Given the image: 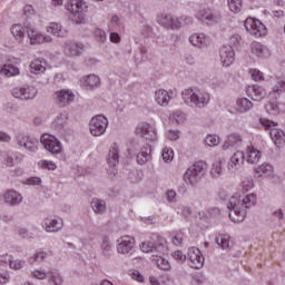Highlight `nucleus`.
I'll return each mask as SVG.
<instances>
[{
  "mask_svg": "<svg viewBox=\"0 0 285 285\" xmlns=\"http://www.w3.org/2000/svg\"><path fill=\"white\" fill-rule=\"evenodd\" d=\"M255 204H257V196L255 194L230 197L227 203L230 220L234 224H242L246 219V209L253 208Z\"/></svg>",
  "mask_w": 285,
  "mask_h": 285,
  "instance_id": "f257e3e1",
  "label": "nucleus"
},
{
  "mask_svg": "<svg viewBox=\"0 0 285 285\" xmlns=\"http://www.w3.org/2000/svg\"><path fill=\"white\" fill-rule=\"evenodd\" d=\"M183 100L190 108H206L210 104V94L206 91H196L195 89H185Z\"/></svg>",
  "mask_w": 285,
  "mask_h": 285,
  "instance_id": "f03ea898",
  "label": "nucleus"
},
{
  "mask_svg": "<svg viewBox=\"0 0 285 285\" xmlns=\"http://www.w3.org/2000/svg\"><path fill=\"white\" fill-rule=\"evenodd\" d=\"M206 168H208V165L204 160L194 163L184 174L185 184L193 187L197 186V183L202 181V178L206 175Z\"/></svg>",
  "mask_w": 285,
  "mask_h": 285,
  "instance_id": "7ed1b4c3",
  "label": "nucleus"
},
{
  "mask_svg": "<svg viewBox=\"0 0 285 285\" xmlns=\"http://www.w3.org/2000/svg\"><path fill=\"white\" fill-rule=\"evenodd\" d=\"M88 6L82 0H68L66 4V9L71 12V19L75 23H82L86 16L83 14V10H86Z\"/></svg>",
  "mask_w": 285,
  "mask_h": 285,
  "instance_id": "20e7f679",
  "label": "nucleus"
},
{
  "mask_svg": "<svg viewBox=\"0 0 285 285\" xmlns=\"http://www.w3.org/2000/svg\"><path fill=\"white\" fill-rule=\"evenodd\" d=\"M261 124L265 130H271V139L274 141L275 146H277V148H282V146L285 144L284 130L275 128V122L267 119H261Z\"/></svg>",
  "mask_w": 285,
  "mask_h": 285,
  "instance_id": "39448f33",
  "label": "nucleus"
},
{
  "mask_svg": "<svg viewBox=\"0 0 285 285\" xmlns=\"http://www.w3.org/2000/svg\"><path fill=\"white\" fill-rule=\"evenodd\" d=\"M107 128L108 118H106L104 115H98L91 118L89 130L94 137H101V135H105Z\"/></svg>",
  "mask_w": 285,
  "mask_h": 285,
  "instance_id": "423d86ee",
  "label": "nucleus"
},
{
  "mask_svg": "<svg viewBox=\"0 0 285 285\" xmlns=\"http://www.w3.org/2000/svg\"><path fill=\"white\" fill-rule=\"evenodd\" d=\"M39 90L35 86L16 87L11 90L14 99H21V101H30L37 97Z\"/></svg>",
  "mask_w": 285,
  "mask_h": 285,
  "instance_id": "0eeeda50",
  "label": "nucleus"
},
{
  "mask_svg": "<svg viewBox=\"0 0 285 285\" xmlns=\"http://www.w3.org/2000/svg\"><path fill=\"white\" fill-rule=\"evenodd\" d=\"M196 19L206 23V26H215V23H219V21H222V13L210 9H202L197 12Z\"/></svg>",
  "mask_w": 285,
  "mask_h": 285,
  "instance_id": "6e6552de",
  "label": "nucleus"
},
{
  "mask_svg": "<svg viewBox=\"0 0 285 285\" xmlns=\"http://www.w3.org/2000/svg\"><path fill=\"white\" fill-rule=\"evenodd\" d=\"M40 141L43 148L48 150V153H51V155H59V153H61V142H59L55 136L43 134L40 137Z\"/></svg>",
  "mask_w": 285,
  "mask_h": 285,
  "instance_id": "1a4fd4ad",
  "label": "nucleus"
},
{
  "mask_svg": "<svg viewBox=\"0 0 285 285\" xmlns=\"http://www.w3.org/2000/svg\"><path fill=\"white\" fill-rule=\"evenodd\" d=\"M245 29L249 35H253L254 37H262L266 35V26L262 23L259 20H255L253 18H248L245 20Z\"/></svg>",
  "mask_w": 285,
  "mask_h": 285,
  "instance_id": "9d476101",
  "label": "nucleus"
},
{
  "mask_svg": "<svg viewBox=\"0 0 285 285\" xmlns=\"http://www.w3.org/2000/svg\"><path fill=\"white\" fill-rule=\"evenodd\" d=\"M187 258H188L190 268H196L197 271H199V268L204 267L205 258H204V255L202 254V250H199V248L190 247L188 249Z\"/></svg>",
  "mask_w": 285,
  "mask_h": 285,
  "instance_id": "9b49d317",
  "label": "nucleus"
},
{
  "mask_svg": "<svg viewBox=\"0 0 285 285\" xmlns=\"http://www.w3.org/2000/svg\"><path fill=\"white\" fill-rule=\"evenodd\" d=\"M166 240H164V238H159L158 243H141L140 250H142V253H158L159 255H164V253L168 250V248L164 244Z\"/></svg>",
  "mask_w": 285,
  "mask_h": 285,
  "instance_id": "f8f14e48",
  "label": "nucleus"
},
{
  "mask_svg": "<svg viewBox=\"0 0 285 285\" xmlns=\"http://www.w3.org/2000/svg\"><path fill=\"white\" fill-rule=\"evenodd\" d=\"M117 250L121 255H132L135 248V238L130 236H121L118 240Z\"/></svg>",
  "mask_w": 285,
  "mask_h": 285,
  "instance_id": "ddd939ff",
  "label": "nucleus"
},
{
  "mask_svg": "<svg viewBox=\"0 0 285 285\" xmlns=\"http://www.w3.org/2000/svg\"><path fill=\"white\" fill-rule=\"evenodd\" d=\"M136 135L147 141H157V131L148 122H144L136 128Z\"/></svg>",
  "mask_w": 285,
  "mask_h": 285,
  "instance_id": "4468645a",
  "label": "nucleus"
},
{
  "mask_svg": "<svg viewBox=\"0 0 285 285\" xmlns=\"http://www.w3.org/2000/svg\"><path fill=\"white\" fill-rule=\"evenodd\" d=\"M18 146L26 148L29 153H37L39 150V140L30 136H18L17 137Z\"/></svg>",
  "mask_w": 285,
  "mask_h": 285,
  "instance_id": "2eb2a0df",
  "label": "nucleus"
},
{
  "mask_svg": "<svg viewBox=\"0 0 285 285\" xmlns=\"http://www.w3.org/2000/svg\"><path fill=\"white\" fill-rule=\"evenodd\" d=\"M86 46L81 42L69 41L65 43L63 50L67 57H81Z\"/></svg>",
  "mask_w": 285,
  "mask_h": 285,
  "instance_id": "dca6fc26",
  "label": "nucleus"
},
{
  "mask_svg": "<svg viewBox=\"0 0 285 285\" xmlns=\"http://www.w3.org/2000/svg\"><path fill=\"white\" fill-rule=\"evenodd\" d=\"M220 61L225 68L233 66V62L235 61V50L233 49V46L225 45L220 48Z\"/></svg>",
  "mask_w": 285,
  "mask_h": 285,
  "instance_id": "f3484780",
  "label": "nucleus"
},
{
  "mask_svg": "<svg viewBox=\"0 0 285 285\" xmlns=\"http://www.w3.org/2000/svg\"><path fill=\"white\" fill-rule=\"evenodd\" d=\"M57 104L60 108H66L75 101V94L70 90L61 89L56 92Z\"/></svg>",
  "mask_w": 285,
  "mask_h": 285,
  "instance_id": "a211bd4d",
  "label": "nucleus"
},
{
  "mask_svg": "<svg viewBox=\"0 0 285 285\" xmlns=\"http://www.w3.org/2000/svg\"><path fill=\"white\" fill-rule=\"evenodd\" d=\"M246 94L247 97H250L254 101H262L266 98V89L258 85L248 86Z\"/></svg>",
  "mask_w": 285,
  "mask_h": 285,
  "instance_id": "6ab92c4d",
  "label": "nucleus"
},
{
  "mask_svg": "<svg viewBox=\"0 0 285 285\" xmlns=\"http://www.w3.org/2000/svg\"><path fill=\"white\" fill-rule=\"evenodd\" d=\"M4 204L9 206H19L21 202H23V196L19 194L17 190L9 189L3 195Z\"/></svg>",
  "mask_w": 285,
  "mask_h": 285,
  "instance_id": "aec40b11",
  "label": "nucleus"
},
{
  "mask_svg": "<svg viewBox=\"0 0 285 285\" xmlns=\"http://www.w3.org/2000/svg\"><path fill=\"white\" fill-rule=\"evenodd\" d=\"M42 228L46 233H59V230L63 228V224L59 223V220L55 218L48 217L42 220Z\"/></svg>",
  "mask_w": 285,
  "mask_h": 285,
  "instance_id": "412c9836",
  "label": "nucleus"
},
{
  "mask_svg": "<svg viewBox=\"0 0 285 285\" xmlns=\"http://www.w3.org/2000/svg\"><path fill=\"white\" fill-rule=\"evenodd\" d=\"M266 112L269 117H277V115H282L285 111V104L277 101H269L265 106Z\"/></svg>",
  "mask_w": 285,
  "mask_h": 285,
  "instance_id": "4be33fe9",
  "label": "nucleus"
},
{
  "mask_svg": "<svg viewBox=\"0 0 285 285\" xmlns=\"http://www.w3.org/2000/svg\"><path fill=\"white\" fill-rule=\"evenodd\" d=\"M151 151H153V148L150 147L149 144L144 146L136 156L137 164H139V166H144L145 164H148V161L153 159V156H150Z\"/></svg>",
  "mask_w": 285,
  "mask_h": 285,
  "instance_id": "5701e85b",
  "label": "nucleus"
},
{
  "mask_svg": "<svg viewBox=\"0 0 285 285\" xmlns=\"http://www.w3.org/2000/svg\"><path fill=\"white\" fill-rule=\"evenodd\" d=\"M242 144H243L242 135L230 134L223 145V150H228V148H239Z\"/></svg>",
  "mask_w": 285,
  "mask_h": 285,
  "instance_id": "b1692460",
  "label": "nucleus"
},
{
  "mask_svg": "<svg viewBox=\"0 0 285 285\" xmlns=\"http://www.w3.org/2000/svg\"><path fill=\"white\" fill-rule=\"evenodd\" d=\"M47 32L60 39H63V37H68V30L63 29V27L58 22H50L47 27Z\"/></svg>",
  "mask_w": 285,
  "mask_h": 285,
  "instance_id": "393cba45",
  "label": "nucleus"
},
{
  "mask_svg": "<svg viewBox=\"0 0 285 285\" xmlns=\"http://www.w3.org/2000/svg\"><path fill=\"white\" fill-rule=\"evenodd\" d=\"M158 23L166 28L167 30H177L176 18L171 14H163L158 19Z\"/></svg>",
  "mask_w": 285,
  "mask_h": 285,
  "instance_id": "a878e982",
  "label": "nucleus"
},
{
  "mask_svg": "<svg viewBox=\"0 0 285 285\" xmlns=\"http://www.w3.org/2000/svg\"><path fill=\"white\" fill-rule=\"evenodd\" d=\"M244 159H245L244 153L243 151H236L232 156V158L228 163V169L232 170V171L239 169L242 164H244Z\"/></svg>",
  "mask_w": 285,
  "mask_h": 285,
  "instance_id": "bb28decb",
  "label": "nucleus"
},
{
  "mask_svg": "<svg viewBox=\"0 0 285 285\" xmlns=\"http://www.w3.org/2000/svg\"><path fill=\"white\" fill-rule=\"evenodd\" d=\"M90 206L96 215H106L107 206L106 200L99 198H92Z\"/></svg>",
  "mask_w": 285,
  "mask_h": 285,
  "instance_id": "cd10ccee",
  "label": "nucleus"
},
{
  "mask_svg": "<svg viewBox=\"0 0 285 285\" xmlns=\"http://www.w3.org/2000/svg\"><path fill=\"white\" fill-rule=\"evenodd\" d=\"M155 100L158 106L166 107L170 104V94L164 89H158L155 94Z\"/></svg>",
  "mask_w": 285,
  "mask_h": 285,
  "instance_id": "c85d7f7f",
  "label": "nucleus"
},
{
  "mask_svg": "<svg viewBox=\"0 0 285 285\" xmlns=\"http://www.w3.org/2000/svg\"><path fill=\"white\" fill-rule=\"evenodd\" d=\"M246 159L247 164H257L259 159H262V151L257 150L255 147H247Z\"/></svg>",
  "mask_w": 285,
  "mask_h": 285,
  "instance_id": "c756f323",
  "label": "nucleus"
},
{
  "mask_svg": "<svg viewBox=\"0 0 285 285\" xmlns=\"http://www.w3.org/2000/svg\"><path fill=\"white\" fill-rule=\"evenodd\" d=\"M2 262H4V264H9L10 268H12L13 271H21V268L26 267V261L23 259L12 261V256L10 255L2 256Z\"/></svg>",
  "mask_w": 285,
  "mask_h": 285,
  "instance_id": "7c9ffc66",
  "label": "nucleus"
},
{
  "mask_svg": "<svg viewBox=\"0 0 285 285\" xmlns=\"http://www.w3.org/2000/svg\"><path fill=\"white\" fill-rule=\"evenodd\" d=\"M107 164H109L111 167H115L117 164H119V146L117 144H114L109 150L107 156Z\"/></svg>",
  "mask_w": 285,
  "mask_h": 285,
  "instance_id": "2f4dec72",
  "label": "nucleus"
},
{
  "mask_svg": "<svg viewBox=\"0 0 285 285\" xmlns=\"http://www.w3.org/2000/svg\"><path fill=\"white\" fill-rule=\"evenodd\" d=\"M253 101L248 98H238L236 100V110L237 112H248V110H253Z\"/></svg>",
  "mask_w": 285,
  "mask_h": 285,
  "instance_id": "473e14b6",
  "label": "nucleus"
},
{
  "mask_svg": "<svg viewBox=\"0 0 285 285\" xmlns=\"http://www.w3.org/2000/svg\"><path fill=\"white\" fill-rule=\"evenodd\" d=\"M282 92H285V78L277 79L276 85L272 88L269 97L277 99Z\"/></svg>",
  "mask_w": 285,
  "mask_h": 285,
  "instance_id": "72a5a7b5",
  "label": "nucleus"
},
{
  "mask_svg": "<svg viewBox=\"0 0 285 285\" xmlns=\"http://www.w3.org/2000/svg\"><path fill=\"white\" fill-rule=\"evenodd\" d=\"M0 75H3L4 77H14L19 75V68L11 63L0 66Z\"/></svg>",
  "mask_w": 285,
  "mask_h": 285,
  "instance_id": "f704fd0d",
  "label": "nucleus"
},
{
  "mask_svg": "<svg viewBox=\"0 0 285 285\" xmlns=\"http://www.w3.org/2000/svg\"><path fill=\"white\" fill-rule=\"evenodd\" d=\"M30 70L32 75H43L46 72V61L39 59L33 60L30 63Z\"/></svg>",
  "mask_w": 285,
  "mask_h": 285,
  "instance_id": "c9c22d12",
  "label": "nucleus"
},
{
  "mask_svg": "<svg viewBox=\"0 0 285 285\" xmlns=\"http://www.w3.org/2000/svg\"><path fill=\"white\" fill-rule=\"evenodd\" d=\"M189 42L196 48H204L206 46V36L204 33H194L189 37Z\"/></svg>",
  "mask_w": 285,
  "mask_h": 285,
  "instance_id": "e433bc0d",
  "label": "nucleus"
},
{
  "mask_svg": "<svg viewBox=\"0 0 285 285\" xmlns=\"http://www.w3.org/2000/svg\"><path fill=\"white\" fill-rule=\"evenodd\" d=\"M11 35L14 37L17 41H19V43H21L26 35V28H23V26L21 24H13L11 27Z\"/></svg>",
  "mask_w": 285,
  "mask_h": 285,
  "instance_id": "4c0bfd02",
  "label": "nucleus"
},
{
  "mask_svg": "<svg viewBox=\"0 0 285 285\" xmlns=\"http://www.w3.org/2000/svg\"><path fill=\"white\" fill-rule=\"evenodd\" d=\"M153 262H156L158 268L160 271H170V262L168 259L161 257V255L156 254L155 257L153 258Z\"/></svg>",
  "mask_w": 285,
  "mask_h": 285,
  "instance_id": "58836bf2",
  "label": "nucleus"
},
{
  "mask_svg": "<svg viewBox=\"0 0 285 285\" xmlns=\"http://www.w3.org/2000/svg\"><path fill=\"white\" fill-rule=\"evenodd\" d=\"M256 173H258L263 177H273V165L271 164H263L257 167Z\"/></svg>",
  "mask_w": 285,
  "mask_h": 285,
  "instance_id": "ea45409f",
  "label": "nucleus"
},
{
  "mask_svg": "<svg viewBox=\"0 0 285 285\" xmlns=\"http://www.w3.org/2000/svg\"><path fill=\"white\" fill-rule=\"evenodd\" d=\"M252 52L256 55V57L263 58L266 55V49L263 43L254 41L252 42Z\"/></svg>",
  "mask_w": 285,
  "mask_h": 285,
  "instance_id": "a19ab883",
  "label": "nucleus"
},
{
  "mask_svg": "<svg viewBox=\"0 0 285 285\" xmlns=\"http://www.w3.org/2000/svg\"><path fill=\"white\" fill-rule=\"evenodd\" d=\"M228 8L235 14L242 12V8L244 6L243 0H227Z\"/></svg>",
  "mask_w": 285,
  "mask_h": 285,
  "instance_id": "79ce46f5",
  "label": "nucleus"
},
{
  "mask_svg": "<svg viewBox=\"0 0 285 285\" xmlns=\"http://www.w3.org/2000/svg\"><path fill=\"white\" fill-rule=\"evenodd\" d=\"M27 37L30 40V43H39L41 39V33L39 31L35 30L33 28H27Z\"/></svg>",
  "mask_w": 285,
  "mask_h": 285,
  "instance_id": "37998d69",
  "label": "nucleus"
},
{
  "mask_svg": "<svg viewBox=\"0 0 285 285\" xmlns=\"http://www.w3.org/2000/svg\"><path fill=\"white\" fill-rule=\"evenodd\" d=\"M210 175L215 177V179H218V177L224 175V167L222 166V161H217L213 165Z\"/></svg>",
  "mask_w": 285,
  "mask_h": 285,
  "instance_id": "c03bdc74",
  "label": "nucleus"
},
{
  "mask_svg": "<svg viewBox=\"0 0 285 285\" xmlns=\"http://www.w3.org/2000/svg\"><path fill=\"white\" fill-rule=\"evenodd\" d=\"M99 83V77L96 75H89L85 79V86H88L89 88H97Z\"/></svg>",
  "mask_w": 285,
  "mask_h": 285,
  "instance_id": "a18cd8bd",
  "label": "nucleus"
},
{
  "mask_svg": "<svg viewBox=\"0 0 285 285\" xmlns=\"http://www.w3.org/2000/svg\"><path fill=\"white\" fill-rule=\"evenodd\" d=\"M190 23H193V17L183 16L180 18H176V30L184 28V26H190Z\"/></svg>",
  "mask_w": 285,
  "mask_h": 285,
  "instance_id": "49530a36",
  "label": "nucleus"
},
{
  "mask_svg": "<svg viewBox=\"0 0 285 285\" xmlns=\"http://www.w3.org/2000/svg\"><path fill=\"white\" fill-rule=\"evenodd\" d=\"M100 248L105 257H110L112 247L110 246V240H108V237H102V243L100 245Z\"/></svg>",
  "mask_w": 285,
  "mask_h": 285,
  "instance_id": "de8ad7c7",
  "label": "nucleus"
},
{
  "mask_svg": "<svg viewBox=\"0 0 285 285\" xmlns=\"http://www.w3.org/2000/svg\"><path fill=\"white\" fill-rule=\"evenodd\" d=\"M215 242L217 243V245L220 246V248H223V250L230 248V238L226 235L216 237Z\"/></svg>",
  "mask_w": 285,
  "mask_h": 285,
  "instance_id": "09e8293b",
  "label": "nucleus"
},
{
  "mask_svg": "<svg viewBox=\"0 0 285 285\" xmlns=\"http://www.w3.org/2000/svg\"><path fill=\"white\" fill-rule=\"evenodd\" d=\"M49 277L50 281L56 284V285H62L63 284V278L61 277V275L59 274V272H57V269H53L49 273Z\"/></svg>",
  "mask_w": 285,
  "mask_h": 285,
  "instance_id": "8fccbe9b",
  "label": "nucleus"
},
{
  "mask_svg": "<svg viewBox=\"0 0 285 285\" xmlns=\"http://www.w3.org/2000/svg\"><path fill=\"white\" fill-rule=\"evenodd\" d=\"M38 166L43 170H57V165L50 160H40Z\"/></svg>",
  "mask_w": 285,
  "mask_h": 285,
  "instance_id": "3c124183",
  "label": "nucleus"
},
{
  "mask_svg": "<svg viewBox=\"0 0 285 285\" xmlns=\"http://www.w3.org/2000/svg\"><path fill=\"white\" fill-rule=\"evenodd\" d=\"M18 235L22 239H35V234L30 233L26 227H19Z\"/></svg>",
  "mask_w": 285,
  "mask_h": 285,
  "instance_id": "603ef678",
  "label": "nucleus"
},
{
  "mask_svg": "<svg viewBox=\"0 0 285 285\" xmlns=\"http://www.w3.org/2000/svg\"><path fill=\"white\" fill-rule=\"evenodd\" d=\"M110 30H119L121 28V19L119 16H112L110 23H109Z\"/></svg>",
  "mask_w": 285,
  "mask_h": 285,
  "instance_id": "864d4df0",
  "label": "nucleus"
},
{
  "mask_svg": "<svg viewBox=\"0 0 285 285\" xmlns=\"http://www.w3.org/2000/svg\"><path fill=\"white\" fill-rule=\"evenodd\" d=\"M171 121H175L176 124H184L186 121V115L181 111H175L171 117Z\"/></svg>",
  "mask_w": 285,
  "mask_h": 285,
  "instance_id": "5fc2aeb1",
  "label": "nucleus"
},
{
  "mask_svg": "<svg viewBox=\"0 0 285 285\" xmlns=\"http://www.w3.org/2000/svg\"><path fill=\"white\" fill-rule=\"evenodd\" d=\"M205 144L209 147L219 146V138L215 135H208L205 139Z\"/></svg>",
  "mask_w": 285,
  "mask_h": 285,
  "instance_id": "6e6d98bb",
  "label": "nucleus"
},
{
  "mask_svg": "<svg viewBox=\"0 0 285 285\" xmlns=\"http://www.w3.org/2000/svg\"><path fill=\"white\" fill-rule=\"evenodd\" d=\"M171 255H173L174 259H176V262H178L179 264H184V262H186V259H188L186 254L181 253V250H176Z\"/></svg>",
  "mask_w": 285,
  "mask_h": 285,
  "instance_id": "4d7b16f0",
  "label": "nucleus"
},
{
  "mask_svg": "<svg viewBox=\"0 0 285 285\" xmlns=\"http://www.w3.org/2000/svg\"><path fill=\"white\" fill-rule=\"evenodd\" d=\"M249 75H250L252 79H254V81L264 80V73H262V71H259L257 69H250Z\"/></svg>",
  "mask_w": 285,
  "mask_h": 285,
  "instance_id": "13d9d810",
  "label": "nucleus"
},
{
  "mask_svg": "<svg viewBox=\"0 0 285 285\" xmlns=\"http://www.w3.org/2000/svg\"><path fill=\"white\" fill-rule=\"evenodd\" d=\"M173 149L164 148L163 149V160L165 164H168L173 159Z\"/></svg>",
  "mask_w": 285,
  "mask_h": 285,
  "instance_id": "bf43d9fd",
  "label": "nucleus"
},
{
  "mask_svg": "<svg viewBox=\"0 0 285 285\" xmlns=\"http://www.w3.org/2000/svg\"><path fill=\"white\" fill-rule=\"evenodd\" d=\"M95 37H96L97 41H100V43H106V31H104L101 29H96Z\"/></svg>",
  "mask_w": 285,
  "mask_h": 285,
  "instance_id": "052dcab7",
  "label": "nucleus"
},
{
  "mask_svg": "<svg viewBox=\"0 0 285 285\" xmlns=\"http://www.w3.org/2000/svg\"><path fill=\"white\" fill-rule=\"evenodd\" d=\"M68 121V114H59L56 118L57 126H63Z\"/></svg>",
  "mask_w": 285,
  "mask_h": 285,
  "instance_id": "680f3d73",
  "label": "nucleus"
},
{
  "mask_svg": "<svg viewBox=\"0 0 285 285\" xmlns=\"http://www.w3.org/2000/svg\"><path fill=\"white\" fill-rule=\"evenodd\" d=\"M10 282V274L6 269H0V284H8Z\"/></svg>",
  "mask_w": 285,
  "mask_h": 285,
  "instance_id": "e2e57ef3",
  "label": "nucleus"
},
{
  "mask_svg": "<svg viewBox=\"0 0 285 285\" xmlns=\"http://www.w3.org/2000/svg\"><path fill=\"white\" fill-rule=\"evenodd\" d=\"M167 139L169 141H177L179 139V130H169L167 132Z\"/></svg>",
  "mask_w": 285,
  "mask_h": 285,
  "instance_id": "0e129e2a",
  "label": "nucleus"
},
{
  "mask_svg": "<svg viewBox=\"0 0 285 285\" xmlns=\"http://www.w3.org/2000/svg\"><path fill=\"white\" fill-rule=\"evenodd\" d=\"M46 257H47L46 252H38L33 255V262H43Z\"/></svg>",
  "mask_w": 285,
  "mask_h": 285,
  "instance_id": "69168bd1",
  "label": "nucleus"
},
{
  "mask_svg": "<svg viewBox=\"0 0 285 285\" xmlns=\"http://www.w3.org/2000/svg\"><path fill=\"white\" fill-rule=\"evenodd\" d=\"M48 275L43 271H35L32 273V277H36V279H46Z\"/></svg>",
  "mask_w": 285,
  "mask_h": 285,
  "instance_id": "338daca9",
  "label": "nucleus"
},
{
  "mask_svg": "<svg viewBox=\"0 0 285 285\" xmlns=\"http://www.w3.org/2000/svg\"><path fill=\"white\" fill-rule=\"evenodd\" d=\"M183 242L184 238L181 237V235H176L171 238V244H174V246H181Z\"/></svg>",
  "mask_w": 285,
  "mask_h": 285,
  "instance_id": "774afa93",
  "label": "nucleus"
}]
</instances>
